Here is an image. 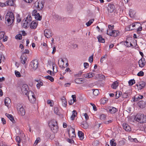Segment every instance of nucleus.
<instances>
[{
	"label": "nucleus",
	"instance_id": "nucleus-1",
	"mask_svg": "<svg viewBox=\"0 0 146 146\" xmlns=\"http://www.w3.org/2000/svg\"><path fill=\"white\" fill-rule=\"evenodd\" d=\"M15 17L13 13L11 12H8L5 18V22L8 26L11 25L14 21Z\"/></svg>",
	"mask_w": 146,
	"mask_h": 146
},
{
	"label": "nucleus",
	"instance_id": "nucleus-2",
	"mask_svg": "<svg viewBox=\"0 0 146 146\" xmlns=\"http://www.w3.org/2000/svg\"><path fill=\"white\" fill-rule=\"evenodd\" d=\"M49 126L51 130L54 133H57L58 130V127L57 121L53 119L50 121L48 123Z\"/></svg>",
	"mask_w": 146,
	"mask_h": 146
},
{
	"label": "nucleus",
	"instance_id": "nucleus-3",
	"mask_svg": "<svg viewBox=\"0 0 146 146\" xmlns=\"http://www.w3.org/2000/svg\"><path fill=\"white\" fill-rule=\"evenodd\" d=\"M38 62L36 59L33 60L29 66V70L31 71H35L38 68Z\"/></svg>",
	"mask_w": 146,
	"mask_h": 146
},
{
	"label": "nucleus",
	"instance_id": "nucleus-4",
	"mask_svg": "<svg viewBox=\"0 0 146 146\" xmlns=\"http://www.w3.org/2000/svg\"><path fill=\"white\" fill-rule=\"evenodd\" d=\"M44 4V0H38L35 3V6L38 10H41L43 8Z\"/></svg>",
	"mask_w": 146,
	"mask_h": 146
},
{
	"label": "nucleus",
	"instance_id": "nucleus-5",
	"mask_svg": "<svg viewBox=\"0 0 146 146\" xmlns=\"http://www.w3.org/2000/svg\"><path fill=\"white\" fill-rule=\"evenodd\" d=\"M21 90L23 93L25 95H27L29 91H28V86L26 84L23 85L21 88Z\"/></svg>",
	"mask_w": 146,
	"mask_h": 146
},
{
	"label": "nucleus",
	"instance_id": "nucleus-6",
	"mask_svg": "<svg viewBox=\"0 0 146 146\" xmlns=\"http://www.w3.org/2000/svg\"><path fill=\"white\" fill-rule=\"evenodd\" d=\"M27 59V57L26 54H22L21 57V62L23 64H24L26 63Z\"/></svg>",
	"mask_w": 146,
	"mask_h": 146
},
{
	"label": "nucleus",
	"instance_id": "nucleus-7",
	"mask_svg": "<svg viewBox=\"0 0 146 146\" xmlns=\"http://www.w3.org/2000/svg\"><path fill=\"white\" fill-rule=\"evenodd\" d=\"M44 34L45 37L48 38L52 36L51 31L48 29H46L44 31Z\"/></svg>",
	"mask_w": 146,
	"mask_h": 146
},
{
	"label": "nucleus",
	"instance_id": "nucleus-8",
	"mask_svg": "<svg viewBox=\"0 0 146 146\" xmlns=\"http://www.w3.org/2000/svg\"><path fill=\"white\" fill-rule=\"evenodd\" d=\"M115 9L114 5L111 3H109L107 7V9L109 12L111 13L113 12Z\"/></svg>",
	"mask_w": 146,
	"mask_h": 146
},
{
	"label": "nucleus",
	"instance_id": "nucleus-9",
	"mask_svg": "<svg viewBox=\"0 0 146 146\" xmlns=\"http://www.w3.org/2000/svg\"><path fill=\"white\" fill-rule=\"evenodd\" d=\"M145 59L144 58H142L138 62L139 66L141 68L143 67L145 65Z\"/></svg>",
	"mask_w": 146,
	"mask_h": 146
},
{
	"label": "nucleus",
	"instance_id": "nucleus-10",
	"mask_svg": "<svg viewBox=\"0 0 146 146\" xmlns=\"http://www.w3.org/2000/svg\"><path fill=\"white\" fill-rule=\"evenodd\" d=\"M145 82L141 81L139 82V84H136V86L139 90H141L145 87Z\"/></svg>",
	"mask_w": 146,
	"mask_h": 146
},
{
	"label": "nucleus",
	"instance_id": "nucleus-11",
	"mask_svg": "<svg viewBox=\"0 0 146 146\" xmlns=\"http://www.w3.org/2000/svg\"><path fill=\"white\" fill-rule=\"evenodd\" d=\"M143 95L137 94L134 97H133V100L134 102H136L140 100L141 99H143Z\"/></svg>",
	"mask_w": 146,
	"mask_h": 146
},
{
	"label": "nucleus",
	"instance_id": "nucleus-12",
	"mask_svg": "<svg viewBox=\"0 0 146 146\" xmlns=\"http://www.w3.org/2000/svg\"><path fill=\"white\" fill-rule=\"evenodd\" d=\"M108 110L109 112L111 113H114L118 111L117 109L111 106L108 107Z\"/></svg>",
	"mask_w": 146,
	"mask_h": 146
},
{
	"label": "nucleus",
	"instance_id": "nucleus-13",
	"mask_svg": "<svg viewBox=\"0 0 146 146\" xmlns=\"http://www.w3.org/2000/svg\"><path fill=\"white\" fill-rule=\"evenodd\" d=\"M142 114L141 113H138L136 116H134L133 117V118L134 119L135 121L139 122V121L141 120V117H142Z\"/></svg>",
	"mask_w": 146,
	"mask_h": 146
},
{
	"label": "nucleus",
	"instance_id": "nucleus-14",
	"mask_svg": "<svg viewBox=\"0 0 146 146\" xmlns=\"http://www.w3.org/2000/svg\"><path fill=\"white\" fill-rule=\"evenodd\" d=\"M18 113L21 116H24L25 115V110L22 106L20 108Z\"/></svg>",
	"mask_w": 146,
	"mask_h": 146
},
{
	"label": "nucleus",
	"instance_id": "nucleus-15",
	"mask_svg": "<svg viewBox=\"0 0 146 146\" xmlns=\"http://www.w3.org/2000/svg\"><path fill=\"white\" fill-rule=\"evenodd\" d=\"M61 100L62 102V106L64 107H66L67 106V102L65 98L63 96L61 98Z\"/></svg>",
	"mask_w": 146,
	"mask_h": 146
},
{
	"label": "nucleus",
	"instance_id": "nucleus-16",
	"mask_svg": "<svg viewBox=\"0 0 146 146\" xmlns=\"http://www.w3.org/2000/svg\"><path fill=\"white\" fill-rule=\"evenodd\" d=\"M138 105L140 108H143L145 106V102L144 101H140L138 102Z\"/></svg>",
	"mask_w": 146,
	"mask_h": 146
},
{
	"label": "nucleus",
	"instance_id": "nucleus-17",
	"mask_svg": "<svg viewBox=\"0 0 146 146\" xmlns=\"http://www.w3.org/2000/svg\"><path fill=\"white\" fill-rule=\"evenodd\" d=\"M5 115L11 120L13 123H15V121L12 115L7 113H5Z\"/></svg>",
	"mask_w": 146,
	"mask_h": 146
},
{
	"label": "nucleus",
	"instance_id": "nucleus-18",
	"mask_svg": "<svg viewBox=\"0 0 146 146\" xmlns=\"http://www.w3.org/2000/svg\"><path fill=\"white\" fill-rule=\"evenodd\" d=\"M37 23L33 21L30 25V27L31 29H35L37 27Z\"/></svg>",
	"mask_w": 146,
	"mask_h": 146
},
{
	"label": "nucleus",
	"instance_id": "nucleus-19",
	"mask_svg": "<svg viewBox=\"0 0 146 146\" xmlns=\"http://www.w3.org/2000/svg\"><path fill=\"white\" fill-rule=\"evenodd\" d=\"M129 13V15L130 17L133 19L135 17V12L132 9H130Z\"/></svg>",
	"mask_w": 146,
	"mask_h": 146
},
{
	"label": "nucleus",
	"instance_id": "nucleus-20",
	"mask_svg": "<svg viewBox=\"0 0 146 146\" xmlns=\"http://www.w3.org/2000/svg\"><path fill=\"white\" fill-rule=\"evenodd\" d=\"M119 86V81H116L112 84L111 87L113 89H116Z\"/></svg>",
	"mask_w": 146,
	"mask_h": 146
},
{
	"label": "nucleus",
	"instance_id": "nucleus-21",
	"mask_svg": "<svg viewBox=\"0 0 146 146\" xmlns=\"http://www.w3.org/2000/svg\"><path fill=\"white\" fill-rule=\"evenodd\" d=\"M139 123H143L146 122V116L142 114V117H141V120H139Z\"/></svg>",
	"mask_w": 146,
	"mask_h": 146
},
{
	"label": "nucleus",
	"instance_id": "nucleus-22",
	"mask_svg": "<svg viewBox=\"0 0 146 146\" xmlns=\"http://www.w3.org/2000/svg\"><path fill=\"white\" fill-rule=\"evenodd\" d=\"M11 102L10 99L8 97L6 98L4 100V103L6 106L8 107Z\"/></svg>",
	"mask_w": 146,
	"mask_h": 146
},
{
	"label": "nucleus",
	"instance_id": "nucleus-23",
	"mask_svg": "<svg viewBox=\"0 0 146 146\" xmlns=\"http://www.w3.org/2000/svg\"><path fill=\"white\" fill-rule=\"evenodd\" d=\"M28 98H35L34 93L31 91H29L28 95H27Z\"/></svg>",
	"mask_w": 146,
	"mask_h": 146
},
{
	"label": "nucleus",
	"instance_id": "nucleus-24",
	"mask_svg": "<svg viewBox=\"0 0 146 146\" xmlns=\"http://www.w3.org/2000/svg\"><path fill=\"white\" fill-rule=\"evenodd\" d=\"M97 38L98 39V41L100 42L104 43L105 42V40L104 38H102V36L101 35H100L97 37Z\"/></svg>",
	"mask_w": 146,
	"mask_h": 146
},
{
	"label": "nucleus",
	"instance_id": "nucleus-25",
	"mask_svg": "<svg viewBox=\"0 0 146 146\" xmlns=\"http://www.w3.org/2000/svg\"><path fill=\"white\" fill-rule=\"evenodd\" d=\"M78 135L80 139L82 140L84 138V133L81 131H78Z\"/></svg>",
	"mask_w": 146,
	"mask_h": 146
},
{
	"label": "nucleus",
	"instance_id": "nucleus-26",
	"mask_svg": "<svg viewBox=\"0 0 146 146\" xmlns=\"http://www.w3.org/2000/svg\"><path fill=\"white\" fill-rule=\"evenodd\" d=\"M35 18L36 20L40 21L42 19V16H40L39 13H36L35 15Z\"/></svg>",
	"mask_w": 146,
	"mask_h": 146
},
{
	"label": "nucleus",
	"instance_id": "nucleus-27",
	"mask_svg": "<svg viewBox=\"0 0 146 146\" xmlns=\"http://www.w3.org/2000/svg\"><path fill=\"white\" fill-rule=\"evenodd\" d=\"M119 32L118 31L112 30V36L116 37L119 35Z\"/></svg>",
	"mask_w": 146,
	"mask_h": 146
},
{
	"label": "nucleus",
	"instance_id": "nucleus-28",
	"mask_svg": "<svg viewBox=\"0 0 146 146\" xmlns=\"http://www.w3.org/2000/svg\"><path fill=\"white\" fill-rule=\"evenodd\" d=\"M75 82L76 84H80L82 83L83 81L81 78H77L75 79Z\"/></svg>",
	"mask_w": 146,
	"mask_h": 146
},
{
	"label": "nucleus",
	"instance_id": "nucleus-29",
	"mask_svg": "<svg viewBox=\"0 0 146 146\" xmlns=\"http://www.w3.org/2000/svg\"><path fill=\"white\" fill-rule=\"evenodd\" d=\"M30 24V23H29L27 21L25 20L23 23H22L23 27L25 28H27L28 27Z\"/></svg>",
	"mask_w": 146,
	"mask_h": 146
},
{
	"label": "nucleus",
	"instance_id": "nucleus-30",
	"mask_svg": "<svg viewBox=\"0 0 146 146\" xmlns=\"http://www.w3.org/2000/svg\"><path fill=\"white\" fill-rule=\"evenodd\" d=\"M77 115V113L76 111L74 110L72 111V115L71 117V120H73L74 119L75 117Z\"/></svg>",
	"mask_w": 146,
	"mask_h": 146
},
{
	"label": "nucleus",
	"instance_id": "nucleus-31",
	"mask_svg": "<svg viewBox=\"0 0 146 146\" xmlns=\"http://www.w3.org/2000/svg\"><path fill=\"white\" fill-rule=\"evenodd\" d=\"M6 2L7 6H13L14 5V3L11 0H7Z\"/></svg>",
	"mask_w": 146,
	"mask_h": 146
},
{
	"label": "nucleus",
	"instance_id": "nucleus-32",
	"mask_svg": "<svg viewBox=\"0 0 146 146\" xmlns=\"http://www.w3.org/2000/svg\"><path fill=\"white\" fill-rule=\"evenodd\" d=\"M54 113L56 114L60 115V113L59 112L58 108L57 107H55L54 108Z\"/></svg>",
	"mask_w": 146,
	"mask_h": 146
},
{
	"label": "nucleus",
	"instance_id": "nucleus-33",
	"mask_svg": "<svg viewBox=\"0 0 146 146\" xmlns=\"http://www.w3.org/2000/svg\"><path fill=\"white\" fill-rule=\"evenodd\" d=\"M135 27V25L134 23L132 24V25L130 24L128 26V28L129 31H132L134 30V27Z\"/></svg>",
	"mask_w": 146,
	"mask_h": 146
},
{
	"label": "nucleus",
	"instance_id": "nucleus-34",
	"mask_svg": "<svg viewBox=\"0 0 146 146\" xmlns=\"http://www.w3.org/2000/svg\"><path fill=\"white\" fill-rule=\"evenodd\" d=\"M82 127L84 129H87L88 127V125L86 122H83L82 124Z\"/></svg>",
	"mask_w": 146,
	"mask_h": 146
},
{
	"label": "nucleus",
	"instance_id": "nucleus-35",
	"mask_svg": "<svg viewBox=\"0 0 146 146\" xmlns=\"http://www.w3.org/2000/svg\"><path fill=\"white\" fill-rule=\"evenodd\" d=\"M135 80L134 79H131L128 81L129 86H131L135 83Z\"/></svg>",
	"mask_w": 146,
	"mask_h": 146
},
{
	"label": "nucleus",
	"instance_id": "nucleus-36",
	"mask_svg": "<svg viewBox=\"0 0 146 146\" xmlns=\"http://www.w3.org/2000/svg\"><path fill=\"white\" fill-rule=\"evenodd\" d=\"M15 140L16 142L18 143L17 144L18 146H20L19 143L21 142V139L20 137L18 136H17L16 137Z\"/></svg>",
	"mask_w": 146,
	"mask_h": 146
},
{
	"label": "nucleus",
	"instance_id": "nucleus-37",
	"mask_svg": "<svg viewBox=\"0 0 146 146\" xmlns=\"http://www.w3.org/2000/svg\"><path fill=\"white\" fill-rule=\"evenodd\" d=\"M92 90L93 91V94L95 96L98 95L99 94V91L98 89H93Z\"/></svg>",
	"mask_w": 146,
	"mask_h": 146
},
{
	"label": "nucleus",
	"instance_id": "nucleus-38",
	"mask_svg": "<svg viewBox=\"0 0 146 146\" xmlns=\"http://www.w3.org/2000/svg\"><path fill=\"white\" fill-rule=\"evenodd\" d=\"M110 144L111 146H116V143L115 142V139H112L110 141Z\"/></svg>",
	"mask_w": 146,
	"mask_h": 146
},
{
	"label": "nucleus",
	"instance_id": "nucleus-39",
	"mask_svg": "<svg viewBox=\"0 0 146 146\" xmlns=\"http://www.w3.org/2000/svg\"><path fill=\"white\" fill-rule=\"evenodd\" d=\"M29 101L32 104H34L35 103L36 100L35 98H28Z\"/></svg>",
	"mask_w": 146,
	"mask_h": 146
},
{
	"label": "nucleus",
	"instance_id": "nucleus-40",
	"mask_svg": "<svg viewBox=\"0 0 146 146\" xmlns=\"http://www.w3.org/2000/svg\"><path fill=\"white\" fill-rule=\"evenodd\" d=\"M45 78L46 79L50 80L51 82H53L54 81V78L52 77L49 75L45 76Z\"/></svg>",
	"mask_w": 146,
	"mask_h": 146
},
{
	"label": "nucleus",
	"instance_id": "nucleus-41",
	"mask_svg": "<svg viewBox=\"0 0 146 146\" xmlns=\"http://www.w3.org/2000/svg\"><path fill=\"white\" fill-rule=\"evenodd\" d=\"M83 73V72H82V71L80 70L78 74H74V76L76 78L80 77L81 76Z\"/></svg>",
	"mask_w": 146,
	"mask_h": 146
},
{
	"label": "nucleus",
	"instance_id": "nucleus-42",
	"mask_svg": "<svg viewBox=\"0 0 146 146\" xmlns=\"http://www.w3.org/2000/svg\"><path fill=\"white\" fill-rule=\"evenodd\" d=\"M107 57H108V55L106 54L102 56L101 58V59H100V62L102 63L103 62L104 60H106V58Z\"/></svg>",
	"mask_w": 146,
	"mask_h": 146
},
{
	"label": "nucleus",
	"instance_id": "nucleus-43",
	"mask_svg": "<svg viewBox=\"0 0 146 146\" xmlns=\"http://www.w3.org/2000/svg\"><path fill=\"white\" fill-rule=\"evenodd\" d=\"M72 135H71V134L69 132L68 134L70 137H72H72H74V136H75V130L73 129H72Z\"/></svg>",
	"mask_w": 146,
	"mask_h": 146
},
{
	"label": "nucleus",
	"instance_id": "nucleus-44",
	"mask_svg": "<svg viewBox=\"0 0 146 146\" xmlns=\"http://www.w3.org/2000/svg\"><path fill=\"white\" fill-rule=\"evenodd\" d=\"M31 20L32 17H31V16L28 15L27 17L26 20H25L27 21L29 23H30V22L31 21Z\"/></svg>",
	"mask_w": 146,
	"mask_h": 146
},
{
	"label": "nucleus",
	"instance_id": "nucleus-45",
	"mask_svg": "<svg viewBox=\"0 0 146 146\" xmlns=\"http://www.w3.org/2000/svg\"><path fill=\"white\" fill-rule=\"evenodd\" d=\"M100 119L102 120H104L106 118V115L104 114H102L100 115Z\"/></svg>",
	"mask_w": 146,
	"mask_h": 146
},
{
	"label": "nucleus",
	"instance_id": "nucleus-46",
	"mask_svg": "<svg viewBox=\"0 0 146 146\" xmlns=\"http://www.w3.org/2000/svg\"><path fill=\"white\" fill-rule=\"evenodd\" d=\"M122 125L123 129H124L125 131H127L128 129H127V127L128 126V124L126 123H123Z\"/></svg>",
	"mask_w": 146,
	"mask_h": 146
},
{
	"label": "nucleus",
	"instance_id": "nucleus-47",
	"mask_svg": "<svg viewBox=\"0 0 146 146\" xmlns=\"http://www.w3.org/2000/svg\"><path fill=\"white\" fill-rule=\"evenodd\" d=\"M94 21V19L90 20L88 22L86 23V25L87 26H90L93 23Z\"/></svg>",
	"mask_w": 146,
	"mask_h": 146
},
{
	"label": "nucleus",
	"instance_id": "nucleus-48",
	"mask_svg": "<svg viewBox=\"0 0 146 146\" xmlns=\"http://www.w3.org/2000/svg\"><path fill=\"white\" fill-rule=\"evenodd\" d=\"M59 60H58V65L59 67L60 68H64L65 67H64V62H61L60 63L59 62Z\"/></svg>",
	"mask_w": 146,
	"mask_h": 146
},
{
	"label": "nucleus",
	"instance_id": "nucleus-49",
	"mask_svg": "<svg viewBox=\"0 0 146 146\" xmlns=\"http://www.w3.org/2000/svg\"><path fill=\"white\" fill-rule=\"evenodd\" d=\"M43 85V83L41 81L39 83H38L36 84V87L38 89H39L41 86H42Z\"/></svg>",
	"mask_w": 146,
	"mask_h": 146
},
{
	"label": "nucleus",
	"instance_id": "nucleus-50",
	"mask_svg": "<svg viewBox=\"0 0 146 146\" xmlns=\"http://www.w3.org/2000/svg\"><path fill=\"white\" fill-rule=\"evenodd\" d=\"M15 74L17 77H20L21 76L20 73L17 70L15 71Z\"/></svg>",
	"mask_w": 146,
	"mask_h": 146
},
{
	"label": "nucleus",
	"instance_id": "nucleus-51",
	"mask_svg": "<svg viewBox=\"0 0 146 146\" xmlns=\"http://www.w3.org/2000/svg\"><path fill=\"white\" fill-rule=\"evenodd\" d=\"M131 137L130 136L128 137V139L130 140L131 141H134L135 143H137L138 142V141L137 140V139L134 138V139H130V138Z\"/></svg>",
	"mask_w": 146,
	"mask_h": 146
},
{
	"label": "nucleus",
	"instance_id": "nucleus-52",
	"mask_svg": "<svg viewBox=\"0 0 146 146\" xmlns=\"http://www.w3.org/2000/svg\"><path fill=\"white\" fill-rule=\"evenodd\" d=\"M15 38L17 39H19V40H21L22 39V36L21 34H19L15 36Z\"/></svg>",
	"mask_w": 146,
	"mask_h": 146
},
{
	"label": "nucleus",
	"instance_id": "nucleus-53",
	"mask_svg": "<svg viewBox=\"0 0 146 146\" xmlns=\"http://www.w3.org/2000/svg\"><path fill=\"white\" fill-rule=\"evenodd\" d=\"M127 43H128V42L126 40L125 41H125H122L120 42V44H124V46L125 47L127 46Z\"/></svg>",
	"mask_w": 146,
	"mask_h": 146
},
{
	"label": "nucleus",
	"instance_id": "nucleus-54",
	"mask_svg": "<svg viewBox=\"0 0 146 146\" xmlns=\"http://www.w3.org/2000/svg\"><path fill=\"white\" fill-rule=\"evenodd\" d=\"M144 73L143 71H141L138 73L137 75L139 76H142L144 75Z\"/></svg>",
	"mask_w": 146,
	"mask_h": 146
},
{
	"label": "nucleus",
	"instance_id": "nucleus-55",
	"mask_svg": "<svg viewBox=\"0 0 146 146\" xmlns=\"http://www.w3.org/2000/svg\"><path fill=\"white\" fill-rule=\"evenodd\" d=\"M17 21L18 23H19L21 21V18H20L19 15H17Z\"/></svg>",
	"mask_w": 146,
	"mask_h": 146
},
{
	"label": "nucleus",
	"instance_id": "nucleus-56",
	"mask_svg": "<svg viewBox=\"0 0 146 146\" xmlns=\"http://www.w3.org/2000/svg\"><path fill=\"white\" fill-rule=\"evenodd\" d=\"M5 34V33L3 32H0V38H4V35Z\"/></svg>",
	"mask_w": 146,
	"mask_h": 146
},
{
	"label": "nucleus",
	"instance_id": "nucleus-57",
	"mask_svg": "<svg viewBox=\"0 0 146 146\" xmlns=\"http://www.w3.org/2000/svg\"><path fill=\"white\" fill-rule=\"evenodd\" d=\"M67 9L68 11H71L72 9V5H69L68 6L67 8Z\"/></svg>",
	"mask_w": 146,
	"mask_h": 146
},
{
	"label": "nucleus",
	"instance_id": "nucleus-58",
	"mask_svg": "<svg viewBox=\"0 0 146 146\" xmlns=\"http://www.w3.org/2000/svg\"><path fill=\"white\" fill-rule=\"evenodd\" d=\"M90 104L92 106L93 109L95 111H96L97 110L96 107L94 104L92 103H91Z\"/></svg>",
	"mask_w": 146,
	"mask_h": 146
},
{
	"label": "nucleus",
	"instance_id": "nucleus-59",
	"mask_svg": "<svg viewBox=\"0 0 146 146\" xmlns=\"http://www.w3.org/2000/svg\"><path fill=\"white\" fill-rule=\"evenodd\" d=\"M88 78H90L92 77L93 76H94L95 75L94 74L90 72L89 73H88Z\"/></svg>",
	"mask_w": 146,
	"mask_h": 146
},
{
	"label": "nucleus",
	"instance_id": "nucleus-60",
	"mask_svg": "<svg viewBox=\"0 0 146 146\" xmlns=\"http://www.w3.org/2000/svg\"><path fill=\"white\" fill-rule=\"evenodd\" d=\"M29 50L28 49H25L23 52L22 53V54H29Z\"/></svg>",
	"mask_w": 146,
	"mask_h": 146
},
{
	"label": "nucleus",
	"instance_id": "nucleus-61",
	"mask_svg": "<svg viewBox=\"0 0 146 146\" xmlns=\"http://www.w3.org/2000/svg\"><path fill=\"white\" fill-rule=\"evenodd\" d=\"M72 100L74 102H76V96L75 95H72Z\"/></svg>",
	"mask_w": 146,
	"mask_h": 146
},
{
	"label": "nucleus",
	"instance_id": "nucleus-62",
	"mask_svg": "<svg viewBox=\"0 0 146 146\" xmlns=\"http://www.w3.org/2000/svg\"><path fill=\"white\" fill-rule=\"evenodd\" d=\"M7 6L6 4V3H0V6L1 7H6Z\"/></svg>",
	"mask_w": 146,
	"mask_h": 146
},
{
	"label": "nucleus",
	"instance_id": "nucleus-63",
	"mask_svg": "<svg viewBox=\"0 0 146 146\" xmlns=\"http://www.w3.org/2000/svg\"><path fill=\"white\" fill-rule=\"evenodd\" d=\"M93 55L89 57V61L91 63L93 62Z\"/></svg>",
	"mask_w": 146,
	"mask_h": 146
},
{
	"label": "nucleus",
	"instance_id": "nucleus-64",
	"mask_svg": "<svg viewBox=\"0 0 146 146\" xmlns=\"http://www.w3.org/2000/svg\"><path fill=\"white\" fill-rule=\"evenodd\" d=\"M107 102V101L105 99L103 98L102 99L101 103L103 104H104Z\"/></svg>",
	"mask_w": 146,
	"mask_h": 146
}]
</instances>
